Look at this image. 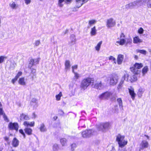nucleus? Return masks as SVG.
Returning a JSON list of instances; mask_svg holds the SVG:
<instances>
[{
	"mask_svg": "<svg viewBox=\"0 0 151 151\" xmlns=\"http://www.w3.org/2000/svg\"><path fill=\"white\" fill-rule=\"evenodd\" d=\"M137 52H139L142 54L145 55L147 53V51L144 50H137Z\"/></svg>",
	"mask_w": 151,
	"mask_h": 151,
	"instance_id": "37",
	"label": "nucleus"
},
{
	"mask_svg": "<svg viewBox=\"0 0 151 151\" xmlns=\"http://www.w3.org/2000/svg\"><path fill=\"white\" fill-rule=\"evenodd\" d=\"M19 141L16 138H14L12 142V146L14 147H17L19 145Z\"/></svg>",
	"mask_w": 151,
	"mask_h": 151,
	"instance_id": "20",
	"label": "nucleus"
},
{
	"mask_svg": "<svg viewBox=\"0 0 151 151\" xmlns=\"http://www.w3.org/2000/svg\"><path fill=\"white\" fill-rule=\"evenodd\" d=\"M35 122L34 121L32 122L29 123V126L30 127H33L35 125Z\"/></svg>",
	"mask_w": 151,
	"mask_h": 151,
	"instance_id": "52",
	"label": "nucleus"
},
{
	"mask_svg": "<svg viewBox=\"0 0 151 151\" xmlns=\"http://www.w3.org/2000/svg\"><path fill=\"white\" fill-rule=\"evenodd\" d=\"M20 119L22 121L24 120H29L30 119V117L27 114L22 113L20 115Z\"/></svg>",
	"mask_w": 151,
	"mask_h": 151,
	"instance_id": "15",
	"label": "nucleus"
},
{
	"mask_svg": "<svg viewBox=\"0 0 151 151\" xmlns=\"http://www.w3.org/2000/svg\"><path fill=\"white\" fill-rule=\"evenodd\" d=\"M148 70V67L147 66H145L142 69V75L144 76L146 74Z\"/></svg>",
	"mask_w": 151,
	"mask_h": 151,
	"instance_id": "30",
	"label": "nucleus"
},
{
	"mask_svg": "<svg viewBox=\"0 0 151 151\" xmlns=\"http://www.w3.org/2000/svg\"><path fill=\"white\" fill-rule=\"evenodd\" d=\"M141 6H146L148 8H151V0H139Z\"/></svg>",
	"mask_w": 151,
	"mask_h": 151,
	"instance_id": "10",
	"label": "nucleus"
},
{
	"mask_svg": "<svg viewBox=\"0 0 151 151\" xmlns=\"http://www.w3.org/2000/svg\"><path fill=\"white\" fill-rule=\"evenodd\" d=\"M3 115V118L5 121H6L7 122H9V119L7 116L4 113L3 114H2Z\"/></svg>",
	"mask_w": 151,
	"mask_h": 151,
	"instance_id": "42",
	"label": "nucleus"
},
{
	"mask_svg": "<svg viewBox=\"0 0 151 151\" xmlns=\"http://www.w3.org/2000/svg\"><path fill=\"white\" fill-rule=\"evenodd\" d=\"M72 71L75 74V76H76V73L74 72V69L76 68V66H73L72 67Z\"/></svg>",
	"mask_w": 151,
	"mask_h": 151,
	"instance_id": "55",
	"label": "nucleus"
},
{
	"mask_svg": "<svg viewBox=\"0 0 151 151\" xmlns=\"http://www.w3.org/2000/svg\"><path fill=\"white\" fill-rule=\"evenodd\" d=\"M139 7L141 6V1L139 0H137L130 2L125 5V9L126 10L132 9L136 6Z\"/></svg>",
	"mask_w": 151,
	"mask_h": 151,
	"instance_id": "2",
	"label": "nucleus"
},
{
	"mask_svg": "<svg viewBox=\"0 0 151 151\" xmlns=\"http://www.w3.org/2000/svg\"><path fill=\"white\" fill-rule=\"evenodd\" d=\"M102 41H101L98 43L97 45L95 47V48L96 50L99 51L100 49L101 45L102 43Z\"/></svg>",
	"mask_w": 151,
	"mask_h": 151,
	"instance_id": "32",
	"label": "nucleus"
},
{
	"mask_svg": "<svg viewBox=\"0 0 151 151\" xmlns=\"http://www.w3.org/2000/svg\"><path fill=\"white\" fill-rule=\"evenodd\" d=\"M83 2V3H85L87 2L89 0H81Z\"/></svg>",
	"mask_w": 151,
	"mask_h": 151,
	"instance_id": "59",
	"label": "nucleus"
},
{
	"mask_svg": "<svg viewBox=\"0 0 151 151\" xmlns=\"http://www.w3.org/2000/svg\"><path fill=\"white\" fill-rule=\"evenodd\" d=\"M96 21L94 19L89 20L88 22V28H89L92 25L95 24L96 23Z\"/></svg>",
	"mask_w": 151,
	"mask_h": 151,
	"instance_id": "25",
	"label": "nucleus"
},
{
	"mask_svg": "<svg viewBox=\"0 0 151 151\" xmlns=\"http://www.w3.org/2000/svg\"><path fill=\"white\" fill-rule=\"evenodd\" d=\"M142 42V40L138 37H135L133 38V42L134 43H137Z\"/></svg>",
	"mask_w": 151,
	"mask_h": 151,
	"instance_id": "27",
	"label": "nucleus"
},
{
	"mask_svg": "<svg viewBox=\"0 0 151 151\" xmlns=\"http://www.w3.org/2000/svg\"><path fill=\"white\" fill-rule=\"evenodd\" d=\"M18 78H16V77L15 78L13 79L12 80V82L13 84H14L15 82L17 81Z\"/></svg>",
	"mask_w": 151,
	"mask_h": 151,
	"instance_id": "53",
	"label": "nucleus"
},
{
	"mask_svg": "<svg viewBox=\"0 0 151 151\" xmlns=\"http://www.w3.org/2000/svg\"><path fill=\"white\" fill-rule=\"evenodd\" d=\"M25 132L29 135H30L32 134V130L31 129L26 127L24 129Z\"/></svg>",
	"mask_w": 151,
	"mask_h": 151,
	"instance_id": "28",
	"label": "nucleus"
},
{
	"mask_svg": "<svg viewBox=\"0 0 151 151\" xmlns=\"http://www.w3.org/2000/svg\"><path fill=\"white\" fill-rule=\"evenodd\" d=\"M94 81V80L92 78H85L81 82V87L84 90L86 89L91 83H93Z\"/></svg>",
	"mask_w": 151,
	"mask_h": 151,
	"instance_id": "1",
	"label": "nucleus"
},
{
	"mask_svg": "<svg viewBox=\"0 0 151 151\" xmlns=\"http://www.w3.org/2000/svg\"><path fill=\"white\" fill-rule=\"evenodd\" d=\"M63 94L61 92H60L59 93L55 96L56 100L57 101H60V100L61 97Z\"/></svg>",
	"mask_w": 151,
	"mask_h": 151,
	"instance_id": "31",
	"label": "nucleus"
},
{
	"mask_svg": "<svg viewBox=\"0 0 151 151\" xmlns=\"http://www.w3.org/2000/svg\"><path fill=\"white\" fill-rule=\"evenodd\" d=\"M10 6L13 9H16L17 8V5L14 2L9 4Z\"/></svg>",
	"mask_w": 151,
	"mask_h": 151,
	"instance_id": "33",
	"label": "nucleus"
},
{
	"mask_svg": "<svg viewBox=\"0 0 151 151\" xmlns=\"http://www.w3.org/2000/svg\"><path fill=\"white\" fill-rule=\"evenodd\" d=\"M94 131L91 129L86 130L82 132V137L84 138H88L93 135Z\"/></svg>",
	"mask_w": 151,
	"mask_h": 151,
	"instance_id": "5",
	"label": "nucleus"
},
{
	"mask_svg": "<svg viewBox=\"0 0 151 151\" xmlns=\"http://www.w3.org/2000/svg\"><path fill=\"white\" fill-rule=\"evenodd\" d=\"M124 56L123 55H119L117 58V63L118 65H121L124 59Z\"/></svg>",
	"mask_w": 151,
	"mask_h": 151,
	"instance_id": "19",
	"label": "nucleus"
},
{
	"mask_svg": "<svg viewBox=\"0 0 151 151\" xmlns=\"http://www.w3.org/2000/svg\"><path fill=\"white\" fill-rule=\"evenodd\" d=\"M32 72L33 73H35L36 72V70L35 69H33L32 70Z\"/></svg>",
	"mask_w": 151,
	"mask_h": 151,
	"instance_id": "62",
	"label": "nucleus"
},
{
	"mask_svg": "<svg viewBox=\"0 0 151 151\" xmlns=\"http://www.w3.org/2000/svg\"><path fill=\"white\" fill-rule=\"evenodd\" d=\"M116 24V22L112 18L108 19L106 22V26L108 28H111L114 27Z\"/></svg>",
	"mask_w": 151,
	"mask_h": 151,
	"instance_id": "8",
	"label": "nucleus"
},
{
	"mask_svg": "<svg viewBox=\"0 0 151 151\" xmlns=\"http://www.w3.org/2000/svg\"><path fill=\"white\" fill-rule=\"evenodd\" d=\"M3 113L2 109L0 108V115H2Z\"/></svg>",
	"mask_w": 151,
	"mask_h": 151,
	"instance_id": "58",
	"label": "nucleus"
},
{
	"mask_svg": "<svg viewBox=\"0 0 151 151\" xmlns=\"http://www.w3.org/2000/svg\"><path fill=\"white\" fill-rule=\"evenodd\" d=\"M70 39L71 40V42L73 44H75L76 42V38L74 35H72L70 36Z\"/></svg>",
	"mask_w": 151,
	"mask_h": 151,
	"instance_id": "34",
	"label": "nucleus"
},
{
	"mask_svg": "<svg viewBox=\"0 0 151 151\" xmlns=\"http://www.w3.org/2000/svg\"><path fill=\"white\" fill-rule=\"evenodd\" d=\"M32 117L33 118L35 119L36 117V115L35 114V113L34 112L32 113Z\"/></svg>",
	"mask_w": 151,
	"mask_h": 151,
	"instance_id": "56",
	"label": "nucleus"
},
{
	"mask_svg": "<svg viewBox=\"0 0 151 151\" xmlns=\"http://www.w3.org/2000/svg\"><path fill=\"white\" fill-rule=\"evenodd\" d=\"M131 79L132 81H136L137 80V78L135 75H134L132 77Z\"/></svg>",
	"mask_w": 151,
	"mask_h": 151,
	"instance_id": "51",
	"label": "nucleus"
},
{
	"mask_svg": "<svg viewBox=\"0 0 151 151\" xmlns=\"http://www.w3.org/2000/svg\"><path fill=\"white\" fill-rule=\"evenodd\" d=\"M65 0H58V5L60 7H62L63 6V2Z\"/></svg>",
	"mask_w": 151,
	"mask_h": 151,
	"instance_id": "35",
	"label": "nucleus"
},
{
	"mask_svg": "<svg viewBox=\"0 0 151 151\" xmlns=\"http://www.w3.org/2000/svg\"><path fill=\"white\" fill-rule=\"evenodd\" d=\"M22 72H19L15 77L18 78L22 75Z\"/></svg>",
	"mask_w": 151,
	"mask_h": 151,
	"instance_id": "50",
	"label": "nucleus"
},
{
	"mask_svg": "<svg viewBox=\"0 0 151 151\" xmlns=\"http://www.w3.org/2000/svg\"><path fill=\"white\" fill-rule=\"evenodd\" d=\"M72 0H66L65 2L66 3H68V2H70L72 1Z\"/></svg>",
	"mask_w": 151,
	"mask_h": 151,
	"instance_id": "61",
	"label": "nucleus"
},
{
	"mask_svg": "<svg viewBox=\"0 0 151 151\" xmlns=\"http://www.w3.org/2000/svg\"><path fill=\"white\" fill-rule=\"evenodd\" d=\"M39 129L41 132H46L47 131V129L45 124L43 123L40 124Z\"/></svg>",
	"mask_w": 151,
	"mask_h": 151,
	"instance_id": "16",
	"label": "nucleus"
},
{
	"mask_svg": "<svg viewBox=\"0 0 151 151\" xmlns=\"http://www.w3.org/2000/svg\"><path fill=\"white\" fill-rule=\"evenodd\" d=\"M125 38V35L123 33H122L120 35L121 38Z\"/></svg>",
	"mask_w": 151,
	"mask_h": 151,
	"instance_id": "57",
	"label": "nucleus"
},
{
	"mask_svg": "<svg viewBox=\"0 0 151 151\" xmlns=\"http://www.w3.org/2000/svg\"><path fill=\"white\" fill-rule=\"evenodd\" d=\"M97 30L96 29V27L94 26L91 29L90 32V34L91 36H95L97 33Z\"/></svg>",
	"mask_w": 151,
	"mask_h": 151,
	"instance_id": "23",
	"label": "nucleus"
},
{
	"mask_svg": "<svg viewBox=\"0 0 151 151\" xmlns=\"http://www.w3.org/2000/svg\"><path fill=\"white\" fill-rule=\"evenodd\" d=\"M109 60H112V61H113L114 63L116 64V60L115 58L112 56H111L109 58Z\"/></svg>",
	"mask_w": 151,
	"mask_h": 151,
	"instance_id": "41",
	"label": "nucleus"
},
{
	"mask_svg": "<svg viewBox=\"0 0 151 151\" xmlns=\"http://www.w3.org/2000/svg\"><path fill=\"white\" fill-rule=\"evenodd\" d=\"M29 122H28L25 121L24 122L23 125L26 127H28L29 126Z\"/></svg>",
	"mask_w": 151,
	"mask_h": 151,
	"instance_id": "46",
	"label": "nucleus"
},
{
	"mask_svg": "<svg viewBox=\"0 0 151 151\" xmlns=\"http://www.w3.org/2000/svg\"><path fill=\"white\" fill-rule=\"evenodd\" d=\"M59 149L58 145L56 144H55L53 146V149L54 151H57Z\"/></svg>",
	"mask_w": 151,
	"mask_h": 151,
	"instance_id": "38",
	"label": "nucleus"
},
{
	"mask_svg": "<svg viewBox=\"0 0 151 151\" xmlns=\"http://www.w3.org/2000/svg\"><path fill=\"white\" fill-rule=\"evenodd\" d=\"M9 67L10 69H13L14 68V63L10 62V65Z\"/></svg>",
	"mask_w": 151,
	"mask_h": 151,
	"instance_id": "44",
	"label": "nucleus"
},
{
	"mask_svg": "<svg viewBox=\"0 0 151 151\" xmlns=\"http://www.w3.org/2000/svg\"><path fill=\"white\" fill-rule=\"evenodd\" d=\"M9 129L10 130H15L17 131L18 129V124L17 123L10 122L8 125Z\"/></svg>",
	"mask_w": 151,
	"mask_h": 151,
	"instance_id": "11",
	"label": "nucleus"
},
{
	"mask_svg": "<svg viewBox=\"0 0 151 151\" xmlns=\"http://www.w3.org/2000/svg\"><path fill=\"white\" fill-rule=\"evenodd\" d=\"M39 61V59L38 58L33 59H31L29 61V65L28 67L30 68L32 65H35L38 64Z\"/></svg>",
	"mask_w": 151,
	"mask_h": 151,
	"instance_id": "13",
	"label": "nucleus"
},
{
	"mask_svg": "<svg viewBox=\"0 0 151 151\" xmlns=\"http://www.w3.org/2000/svg\"><path fill=\"white\" fill-rule=\"evenodd\" d=\"M25 4L27 5L29 4L31 2V0H24Z\"/></svg>",
	"mask_w": 151,
	"mask_h": 151,
	"instance_id": "54",
	"label": "nucleus"
},
{
	"mask_svg": "<svg viewBox=\"0 0 151 151\" xmlns=\"http://www.w3.org/2000/svg\"><path fill=\"white\" fill-rule=\"evenodd\" d=\"M112 95L110 92H107L99 96V97L101 99H104L109 97Z\"/></svg>",
	"mask_w": 151,
	"mask_h": 151,
	"instance_id": "12",
	"label": "nucleus"
},
{
	"mask_svg": "<svg viewBox=\"0 0 151 151\" xmlns=\"http://www.w3.org/2000/svg\"><path fill=\"white\" fill-rule=\"evenodd\" d=\"M134 58L136 59H137L138 58V56L136 55H135Z\"/></svg>",
	"mask_w": 151,
	"mask_h": 151,
	"instance_id": "64",
	"label": "nucleus"
},
{
	"mask_svg": "<svg viewBox=\"0 0 151 151\" xmlns=\"http://www.w3.org/2000/svg\"><path fill=\"white\" fill-rule=\"evenodd\" d=\"M84 4L81 0H76V7L79 8Z\"/></svg>",
	"mask_w": 151,
	"mask_h": 151,
	"instance_id": "29",
	"label": "nucleus"
},
{
	"mask_svg": "<svg viewBox=\"0 0 151 151\" xmlns=\"http://www.w3.org/2000/svg\"><path fill=\"white\" fill-rule=\"evenodd\" d=\"M119 78L117 74H113L110 78V83L111 85H115L118 82Z\"/></svg>",
	"mask_w": 151,
	"mask_h": 151,
	"instance_id": "6",
	"label": "nucleus"
},
{
	"mask_svg": "<svg viewBox=\"0 0 151 151\" xmlns=\"http://www.w3.org/2000/svg\"><path fill=\"white\" fill-rule=\"evenodd\" d=\"M129 93L131 96V98L133 100H134L136 95V94L134 93V89L132 87L130 86L128 88Z\"/></svg>",
	"mask_w": 151,
	"mask_h": 151,
	"instance_id": "14",
	"label": "nucleus"
},
{
	"mask_svg": "<svg viewBox=\"0 0 151 151\" xmlns=\"http://www.w3.org/2000/svg\"><path fill=\"white\" fill-rule=\"evenodd\" d=\"M144 29L142 27L140 28L138 30V32L140 34H142L144 32Z\"/></svg>",
	"mask_w": 151,
	"mask_h": 151,
	"instance_id": "43",
	"label": "nucleus"
},
{
	"mask_svg": "<svg viewBox=\"0 0 151 151\" xmlns=\"http://www.w3.org/2000/svg\"><path fill=\"white\" fill-rule=\"evenodd\" d=\"M129 77V75L128 74H126L124 75V76L122 78L121 81L118 85L117 87L118 89H119L121 88L122 85L124 83V80H126L127 81H128V78Z\"/></svg>",
	"mask_w": 151,
	"mask_h": 151,
	"instance_id": "9",
	"label": "nucleus"
},
{
	"mask_svg": "<svg viewBox=\"0 0 151 151\" xmlns=\"http://www.w3.org/2000/svg\"><path fill=\"white\" fill-rule=\"evenodd\" d=\"M18 83L20 85L23 86H25L26 84L24 78H20L18 81Z\"/></svg>",
	"mask_w": 151,
	"mask_h": 151,
	"instance_id": "26",
	"label": "nucleus"
},
{
	"mask_svg": "<svg viewBox=\"0 0 151 151\" xmlns=\"http://www.w3.org/2000/svg\"><path fill=\"white\" fill-rule=\"evenodd\" d=\"M93 87L96 89H101L104 87V85L103 84L101 83V81H99L95 84Z\"/></svg>",
	"mask_w": 151,
	"mask_h": 151,
	"instance_id": "17",
	"label": "nucleus"
},
{
	"mask_svg": "<svg viewBox=\"0 0 151 151\" xmlns=\"http://www.w3.org/2000/svg\"><path fill=\"white\" fill-rule=\"evenodd\" d=\"M57 118H58V117L57 116H54L53 117V119H54V120H56L57 119Z\"/></svg>",
	"mask_w": 151,
	"mask_h": 151,
	"instance_id": "63",
	"label": "nucleus"
},
{
	"mask_svg": "<svg viewBox=\"0 0 151 151\" xmlns=\"http://www.w3.org/2000/svg\"><path fill=\"white\" fill-rule=\"evenodd\" d=\"M124 136L120 134H118L116 136V140L118 142L119 147L122 148L127 145V141L124 139Z\"/></svg>",
	"mask_w": 151,
	"mask_h": 151,
	"instance_id": "3",
	"label": "nucleus"
},
{
	"mask_svg": "<svg viewBox=\"0 0 151 151\" xmlns=\"http://www.w3.org/2000/svg\"><path fill=\"white\" fill-rule=\"evenodd\" d=\"M37 100L35 99V98H33L32 99L31 102V104L32 105V103H34L36 104H37Z\"/></svg>",
	"mask_w": 151,
	"mask_h": 151,
	"instance_id": "45",
	"label": "nucleus"
},
{
	"mask_svg": "<svg viewBox=\"0 0 151 151\" xmlns=\"http://www.w3.org/2000/svg\"><path fill=\"white\" fill-rule=\"evenodd\" d=\"M126 40L124 38H121L120 41H117L116 42V45H123L124 44H126Z\"/></svg>",
	"mask_w": 151,
	"mask_h": 151,
	"instance_id": "22",
	"label": "nucleus"
},
{
	"mask_svg": "<svg viewBox=\"0 0 151 151\" xmlns=\"http://www.w3.org/2000/svg\"><path fill=\"white\" fill-rule=\"evenodd\" d=\"M70 61L68 60H66L65 63V70L66 71L70 69Z\"/></svg>",
	"mask_w": 151,
	"mask_h": 151,
	"instance_id": "21",
	"label": "nucleus"
},
{
	"mask_svg": "<svg viewBox=\"0 0 151 151\" xmlns=\"http://www.w3.org/2000/svg\"><path fill=\"white\" fill-rule=\"evenodd\" d=\"M80 77V76L79 74H78L76 73V79Z\"/></svg>",
	"mask_w": 151,
	"mask_h": 151,
	"instance_id": "60",
	"label": "nucleus"
},
{
	"mask_svg": "<svg viewBox=\"0 0 151 151\" xmlns=\"http://www.w3.org/2000/svg\"><path fill=\"white\" fill-rule=\"evenodd\" d=\"M143 66L142 64L141 63H136L134 65V67L130 68L131 70L133 72L134 74H138L139 71L138 70L136 72V69H140Z\"/></svg>",
	"mask_w": 151,
	"mask_h": 151,
	"instance_id": "7",
	"label": "nucleus"
},
{
	"mask_svg": "<svg viewBox=\"0 0 151 151\" xmlns=\"http://www.w3.org/2000/svg\"><path fill=\"white\" fill-rule=\"evenodd\" d=\"M126 40V44L127 45L128 44H130L132 43V40L131 38H127Z\"/></svg>",
	"mask_w": 151,
	"mask_h": 151,
	"instance_id": "39",
	"label": "nucleus"
},
{
	"mask_svg": "<svg viewBox=\"0 0 151 151\" xmlns=\"http://www.w3.org/2000/svg\"><path fill=\"white\" fill-rule=\"evenodd\" d=\"M19 132L24 137V138H25V134L23 130L22 129H20L19 130Z\"/></svg>",
	"mask_w": 151,
	"mask_h": 151,
	"instance_id": "48",
	"label": "nucleus"
},
{
	"mask_svg": "<svg viewBox=\"0 0 151 151\" xmlns=\"http://www.w3.org/2000/svg\"><path fill=\"white\" fill-rule=\"evenodd\" d=\"M149 144L148 142L145 140L142 141L141 144V149H143L148 147Z\"/></svg>",
	"mask_w": 151,
	"mask_h": 151,
	"instance_id": "18",
	"label": "nucleus"
},
{
	"mask_svg": "<svg viewBox=\"0 0 151 151\" xmlns=\"http://www.w3.org/2000/svg\"><path fill=\"white\" fill-rule=\"evenodd\" d=\"M40 43V41L39 40L36 41L35 43V45L36 46H38Z\"/></svg>",
	"mask_w": 151,
	"mask_h": 151,
	"instance_id": "49",
	"label": "nucleus"
},
{
	"mask_svg": "<svg viewBox=\"0 0 151 151\" xmlns=\"http://www.w3.org/2000/svg\"><path fill=\"white\" fill-rule=\"evenodd\" d=\"M5 58V57L3 56L0 57V63H2L4 61Z\"/></svg>",
	"mask_w": 151,
	"mask_h": 151,
	"instance_id": "47",
	"label": "nucleus"
},
{
	"mask_svg": "<svg viewBox=\"0 0 151 151\" xmlns=\"http://www.w3.org/2000/svg\"><path fill=\"white\" fill-rule=\"evenodd\" d=\"M117 101L118 102L119 106L121 108H122L123 107L122 101L121 99L118 98L117 99Z\"/></svg>",
	"mask_w": 151,
	"mask_h": 151,
	"instance_id": "36",
	"label": "nucleus"
},
{
	"mask_svg": "<svg viewBox=\"0 0 151 151\" xmlns=\"http://www.w3.org/2000/svg\"><path fill=\"white\" fill-rule=\"evenodd\" d=\"M71 150L72 151H74L76 148V144L73 143L70 145Z\"/></svg>",
	"mask_w": 151,
	"mask_h": 151,
	"instance_id": "40",
	"label": "nucleus"
},
{
	"mask_svg": "<svg viewBox=\"0 0 151 151\" xmlns=\"http://www.w3.org/2000/svg\"><path fill=\"white\" fill-rule=\"evenodd\" d=\"M60 143L63 146H65L67 145V140L65 138H62L60 139Z\"/></svg>",
	"mask_w": 151,
	"mask_h": 151,
	"instance_id": "24",
	"label": "nucleus"
},
{
	"mask_svg": "<svg viewBox=\"0 0 151 151\" xmlns=\"http://www.w3.org/2000/svg\"><path fill=\"white\" fill-rule=\"evenodd\" d=\"M110 126V124L109 122L102 123L98 125L97 129L99 131L105 132Z\"/></svg>",
	"mask_w": 151,
	"mask_h": 151,
	"instance_id": "4",
	"label": "nucleus"
}]
</instances>
